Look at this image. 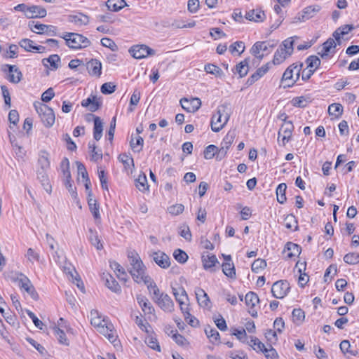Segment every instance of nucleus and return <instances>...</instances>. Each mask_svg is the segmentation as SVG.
<instances>
[{
    "label": "nucleus",
    "mask_w": 359,
    "mask_h": 359,
    "mask_svg": "<svg viewBox=\"0 0 359 359\" xmlns=\"http://www.w3.org/2000/svg\"><path fill=\"white\" fill-rule=\"evenodd\" d=\"M90 324L97 329V330L106 337L108 340L115 346L118 342L117 334L114 329V325L102 317V314L97 310L93 309L90 312Z\"/></svg>",
    "instance_id": "f257e3e1"
},
{
    "label": "nucleus",
    "mask_w": 359,
    "mask_h": 359,
    "mask_svg": "<svg viewBox=\"0 0 359 359\" xmlns=\"http://www.w3.org/2000/svg\"><path fill=\"white\" fill-rule=\"evenodd\" d=\"M130 268L128 271L133 280L137 283H144L148 287L154 283L151 277L147 273V269L139 255L135 252H130L128 255Z\"/></svg>",
    "instance_id": "f03ea898"
},
{
    "label": "nucleus",
    "mask_w": 359,
    "mask_h": 359,
    "mask_svg": "<svg viewBox=\"0 0 359 359\" xmlns=\"http://www.w3.org/2000/svg\"><path fill=\"white\" fill-rule=\"evenodd\" d=\"M231 114V109L229 104L219 105L211 118L212 130L215 133L219 132L228 123Z\"/></svg>",
    "instance_id": "7ed1b4c3"
},
{
    "label": "nucleus",
    "mask_w": 359,
    "mask_h": 359,
    "mask_svg": "<svg viewBox=\"0 0 359 359\" xmlns=\"http://www.w3.org/2000/svg\"><path fill=\"white\" fill-rule=\"evenodd\" d=\"M148 290L153 294L155 303L166 313H172L175 310V304L171 297L166 293L161 292L155 283L149 284Z\"/></svg>",
    "instance_id": "20e7f679"
},
{
    "label": "nucleus",
    "mask_w": 359,
    "mask_h": 359,
    "mask_svg": "<svg viewBox=\"0 0 359 359\" xmlns=\"http://www.w3.org/2000/svg\"><path fill=\"white\" fill-rule=\"evenodd\" d=\"M297 36H292L284 40L274 53L273 63L276 65H280L293 53L294 40Z\"/></svg>",
    "instance_id": "39448f33"
},
{
    "label": "nucleus",
    "mask_w": 359,
    "mask_h": 359,
    "mask_svg": "<svg viewBox=\"0 0 359 359\" xmlns=\"http://www.w3.org/2000/svg\"><path fill=\"white\" fill-rule=\"evenodd\" d=\"M302 67V63H294L286 69L282 76V82L285 83V86L292 87L294 85L299 79Z\"/></svg>",
    "instance_id": "423d86ee"
},
{
    "label": "nucleus",
    "mask_w": 359,
    "mask_h": 359,
    "mask_svg": "<svg viewBox=\"0 0 359 359\" xmlns=\"http://www.w3.org/2000/svg\"><path fill=\"white\" fill-rule=\"evenodd\" d=\"M66 44L72 49L85 48L90 45V40L82 34L77 33H66L62 36Z\"/></svg>",
    "instance_id": "0eeeda50"
},
{
    "label": "nucleus",
    "mask_w": 359,
    "mask_h": 359,
    "mask_svg": "<svg viewBox=\"0 0 359 359\" xmlns=\"http://www.w3.org/2000/svg\"><path fill=\"white\" fill-rule=\"evenodd\" d=\"M34 108L45 126L50 127L54 124L55 116L51 108L41 102L34 103Z\"/></svg>",
    "instance_id": "6e6552de"
},
{
    "label": "nucleus",
    "mask_w": 359,
    "mask_h": 359,
    "mask_svg": "<svg viewBox=\"0 0 359 359\" xmlns=\"http://www.w3.org/2000/svg\"><path fill=\"white\" fill-rule=\"evenodd\" d=\"M294 126L292 121L283 123L278 133V142L280 145L285 144L291 140Z\"/></svg>",
    "instance_id": "1a4fd4ad"
},
{
    "label": "nucleus",
    "mask_w": 359,
    "mask_h": 359,
    "mask_svg": "<svg viewBox=\"0 0 359 359\" xmlns=\"http://www.w3.org/2000/svg\"><path fill=\"white\" fill-rule=\"evenodd\" d=\"M290 290V283L285 280H280L272 285L271 293L275 298L283 299L288 294Z\"/></svg>",
    "instance_id": "9d476101"
},
{
    "label": "nucleus",
    "mask_w": 359,
    "mask_h": 359,
    "mask_svg": "<svg viewBox=\"0 0 359 359\" xmlns=\"http://www.w3.org/2000/svg\"><path fill=\"white\" fill-rule=\"evenodd\" d=\"M130 53L136 59H142L155 54V50L146 45H136L131 47Z\"/></svg>",
    "instance_id": "9b49d317"
},
{
    "label": "nucleus",
    "mask_w": 359,
    "mask_h": 359,
    "mask_svg": "<svg viewBox=\"0 0 359 359\" xmlns=\"http://www.w3.org/2000/svg\"><path fill=\"white\" fill-rule=\"evenodd\" d=\"M180 104L187 111L195 112L201 107V101L197 97H193L191 99L184 97L180 100Z\"/></svg>",
    "instance_id": "f8f14e48"
},
{
    "label": "nucleus",
    "mask_w": 359,
    "mask_h": 359,
    "mask_svg": "<svg viewBox=\"0 0 359 359\" xmlns=\"http://www.w3.org/2000/svg\"><path fill=\"white\" fill-rule=\"evenodd\" d=\"M245 302L246 306L249 309V313L252 317L257 316V311L255 309L256 305L259 303V299L256 293L253 292H249L245 297Z\"/></svg>",
    "instance_id": "ddd939ff"
},
{
    "label": "nucleus",
    "mask_w": 359,
    "mask_h": 359,
    "mask_svg": "<svg viewBox=\"0 0 359 359\" xmlns=\"http://www.w3.org/2000/svg\"><path fill=\"white\" fill-rule=\"evenodd\" d=\"M321 9V7L319 5H312L306 7L302 12V13H299L297 18L300 21H306L308 20L315 15L318 13Z\"/></svg>",
    "instance_id": "4468645a"
},
{
    "label": "nucleus",
    "mask_w": 359,
    "mask_h": 359,
    "mask_svg": "<svg viewBox=\"0 0 359 359\" xmlns=\"http://www.w3.org/2000/svg\"><path fill=\"white\" fill-rule=\"evenodd\" d=\"M100 99L95 95H90L87 99L82 100L81 104L83 107H88V109L94 112L97 111L101 106Z\"/></svg>",
    "instance_id": "2eb2a0df"
},
{
    "label": "nucleus",
    "mask_w": 359,
    "mask_h": 359,
    "mask_svg": "<svg viewBox=\"0 0 359 359\" xmlns=\"http://www.w3.org/2000/svg\"><path fill=\"white\" fill-rule=\"evenodd\" d=\"M235 134L233 133L229 132L225 135L219 150V154H221V158H224L226 155L227 151L233 142Z\"/></svg>",
    "instance_id": "dca6fc26"
},
{
    "label": "nucleus",
    "mask_w": 359,
    "mask_h": 359,
    "mask_svg": "<svg viewBox=\"0 0 359 359\" xmlns=\"http://www.w3.org/2000/svg\"><path fill=\"white\" fill-rule=\"evenodd\" d=\"M195 294L197 299V302L200 306L203 308L210 307L211 302L210 298L204 290L200 287H197L195 290Z\"/></svg>",
    "instance_id": "f3484780"
},
{
    "label": "nucleus",
    "mask_w": 359,
    "mask_h": 359,
    "mask_svg": "<svg viewBox=\"0 0 359 359\" xmlns=\"http://www.w3.org/2000/svg\"><path fill=\"white\" fill-rule=\"evenodd\" d=\"M5 67L8 70V79L9 81L13 83H18L22 77L20 70L15 65H6Z\"/></svg>",
    "instance_id": "a211bd4d"
},
{
    "label": "nucleus",
    "mask_w": 359,
    "mask_h": 359,
    "mask_svg": "<svg viewBox=\"0 0 359 359\" xmlns=\"http://www.w3.org/2000/svg\"><path fill=\"white\" fill-rule=\"evenodd\" d=\"M154 261L161 268L166 269L170 264L169 257L163 252L158 251L153 253Z\"/></svg>",
    "instance_id": "6ab92c4d"
},
{
    "label": "nucleus",
    "mask_w": 359,
    "mask_h": 359,
    "mask_svg": "<svg viewBox=\"0 0 359 359\" xmlns=\"http://www.w3.org/2000/svg\"><path fill=\"white\" fill-rule=\"evenodd\" d=\"M68 20L76 26H83L88 24L89 17L82 13H77L69 15Z\"/></svg>",
    "instance_id": "aec40b11"
},
{
    "label": "nucleus",
    "mask_w": 359,
    "mask_h": 359,
    "mask_svg": "<svg viewBox=\"0 0 359 359\" xmlns=\"http://www.w3.org/2000/svg\"><path fill=\"white\" fill-rule=\"evenodd\" d=\"M38 165L39 170H48L50 166V154L45 150H41L39 153Z\"/></svg>",
    "instance_id": "412c9836"
},
{
    "label": "nucleus",
    "mask_w": 359,
    "mask_h": 359,
    "mask_svg": "<svg viewBox=\"0 0 359 359\" xmlns=\"http://www.w3.org/2000/svg\"><path fill=\"white\" fill-rule=\"evenodd\" d=\"M46 15V10L39 6H29L27 13V18H43Z\"/></svg>",
    "instance_id": "4be33fe9"
},
{
    "label": "nucleus",
    "mask_w": 359,
    "mask_h": 359,
    "mask_svg": "<svg viewBox=\"0 0 359 359\" xmlns=\"http://www.w3.org/2000/svg\"><path fill=\"white\" fill-rule=\"evenodd\" d=\"M284 252L287 259H291L300 254L301 247L297 244L288 242L285 247Z\"/></svg>",
    "instance_id": "5701e85b"
},
{
    "label": "nucleus",
    "mask_w": 359,
    "mask_h": 359,
    "mask_svg": "<svg viewBox=\"0 0 359 359\" xmlns=\"http://www.w3.org/2000/svg\"><path fill=\"white\" fill-rule=\"evenodd\" d=\"M47 170H37V178L41 183L44 189L48 194H50L52 191V186L50 184L48 176L47 175Z\"/></svg>",
    "instance_id": "b1692460"
},
{
    "label": "nucleus",
    "mask_w": 359,
    "mask_h": 359,
    "mask_svg": "<svg viewBox=\"0 0 359 359\" xmlns=\"http://www.w3.org/2000/svg\"><path fill=\"white\" fill-rule=\"evenodd\" d=\"M245 18L250 21L262 22L266 18L264 12L260 9H252L247 12Z\"/></svg>",
    "instance_id": "393cba45"
},
{
    "label": "nucleus",
    "mask_w": 359,
    "mask_h": 359,
    "mask_svg": "<svg viewBox=\"0 0 359 359\" xmlns=\"http://www.w3.org/2000/svg\"><path fill=\"white\" fill-rule=\"evenodd\" d=\"M87 69L90 75L99 77L102 73V63L98 60L93 59L88 62Z\"/></svg>",
    "instance_id": "a878e982"
},
{
    "label": "nucleus",
    "mask_w": 359,
    "mask_h": 359,
    "mask_svg": "<svg viewBox=\"0 0 359 359\" xmlns=\"http://www.w3.org/2000/svg\"><path fill=\"white\" fill-rule=\"evenodd\" d=\"M111 269L115 272L117 278L122 281L126 282L128 279V276L118 262H110Z\"/></svg>",
    "instance_id": "bb28decb"
},
{
    "label": "nucleus",
    "mask_w": 359,
    "mask_h": 359,
    "mask_svg": "<svg viewBox=\"0 0 359 359\" xmlns=\"http://www.w3.org/2000/svg\"><path fill=\"white\" fill-rule=\"evenodd\" d=\"M118 159L123 163L126 170L130 172H133L135 165L133 158L130 154H127L126 153L121 154L118 156Z\"/></svg>",
    "instance_id": "cd10ccee"
},
{
    "label": "nucleus",
    "mask_w": 359,
    "mask_h": 359,
    "mask_svg": "<svg viewBox=\"0 0 359 359\" xmlns=\"http://www.w3.org/2000/svg\"><path fill=\"white\" fill-rule=\"evenodd\" d=\"M336 48V43L333 39H328L325 43H323L321 50L318 52L321 57L324 58L327 57L331 50Z\"/></svg>",
    "instance_id": "c85d7f7f"
},
{
    "label": "nucleus",
    "mask_w": 359,
    "mask_h": 359,
    "mask_svg": "<svg viewBox=\"0 0 359 359\" xmlns=\"http://www.w3.org/2000/svg\"><path fill=\"white\" fill-rule=\"evenodd\" d=\"M19 45L20 47L24 48L27 51L29 52H34V51H39L40 52L41 50H43L44 47L41 46H34L33 41L29 39H23L19 42Z\"/></svg>",
    "instance_id": "c756f323"
},
{
    "label": "nucleus",
    "mask_w": 359,
    "mask_h": 359,
    "mask_svg": "<svg viewBox=\"0 0 359 359\" xmlns=\"http://www.w3.org/2000/svg\"><path fill=\"white\" fill-rule=\"evenodd\" d=\"M94 120L93 137L98 141L102 136L103 123L98 116L93 115Z\"/></svg>",
    "instance_id": "7c9ffc66"
},
{
    "label": "nucleus",
    "mask_w": 359,
    "mask_h": 359,
    "mask_svg": "<svg viewBox=\"0 0 359 359\" xmlns=\"http://www.w3.org/2000/svg\"><path fill=\"white\" fill-rule=\"evenodd\" d=\"M103 278H105V285L109 290L116 293L121 292L120 285H118V282L111 275H105L104 273H103Z\"/></svg>",
    "instance_id": "2f4dec72"
},
{
    "label": "nucleus",
    "mask_w": 359,
    "mask_h": 359,
    "mask_svg": "<svg viewBox=\"0 0 359 359\" xmlns=\"http://www.w3.org/2000/svg\"><path fill=\"white\" fill-rule=\"evenodd\" d=\"M172 294L179 304H184V299H188V295L185 290L182 287H180L178 288L172 287Z\"/></svg>",
    "instance_id": "473e14b6"
},
{
    "label": "nucleus",
    "mask_w": 359,
    "mask_h": 359,
    "mask_svg": "<svg viewBox=\"0 0 359 359\" xmlns=\"http://www.w3.org/2000/svg\"><path fill=\"white\" fill-rule=\"evenodd\" d=\"M106 6L109 11L116 12L124 8L126 3L124 0H108Z\"/></svg>",
    "instance_id": "72a5a7b5"
},
{
    "label": "nucleus",
    "mask_w": 359,
    "mask_h": 359,
    "mask_svg": "<svg viewBox=\"0 0 359 359\" xmlns=\"http://www.w3.org/2000/svg\"><path fill=\"white\" fill-rule=\"evenodd\" d=\"M268 49V44L265 41H258L256 42L252 48V53L257 57L261 58L262 57V55H260L261 52H264Z\"/></svg>",
    "instance_id": "f704fd0d"
},
{
    "label": "nucleus",
    "mask_w": 359,
    "mask_h": 359,
    "mask_svg": "<svg viewBox=\"0 0 359 359\" xmlns=\"http://www.w3.org/2000/svg\"><path fill=\"white\" fill-rule=\"evenodd\" d=\"M202 262L204 269L207 270L212 268L216 264L217 259L214 255H203Z\"/></svg>",
    "instance_id": "c9c22d12"
},
{
    "label": "nucleus",
    "mask_w": 359,
    "mask_h": 359,
    "mask_svg": "<svg viewBox=\"0 0 359 359\" xmlns=\"http://www.w3.org/2000/svg\"><path fill=\"white\" fill-rule=\"evenodd\" d=\"M46 240L47 244L48 245V246L50 248V250H51L53 257H54L55 261H57L56 257L57 259L60 257V256L58 255V252L57 250V247L58 245L57 243L55 241L54 238L52 236H50L49 233L46 234Z\"/></svg>",
    "instance_id": "e433bc0d"
},
{
    "label": "nucleus",
    "mask_w": 359,
    "mask_h": 359,
    "mask_svg": "<svg viewBox=\"0 0 359 359\" xmlns=\"http://www.w3.org/2000/svg\"><path fill=\"white\" fill-rule=\"evenodd\" d=\"M88 203L90 208V212H92L94 218L95 219H100V205L97 203V201L94 198H93V196L88 197Z\"/></svg>",
    "instance_id": "4c0bfd02"
},
{
    "label": "nucleus",
    "mask_w": 359,
    "mask_h": 359,
    "mask_svg": "<svg viewBox=\"0 0 359 359\" xmlns=\"http://www.w3.org/2000/svg\"><path fill=\"white\" fill-rule=\"evenodd\" d=\"M143 144L144 140L141 136L133 137V135H131L130 146L134 151L140 152L142 149Z\"/></svg>",
    "instance_id": "58836bf2"
},
{
    "label": "nucleus",
    "mask_w": 359,
    "mask_h": 359,
    "mask_svg": "<svg viewBox=\"0 0 359 359\" xmlns=\"http://www.w3.org/2000/svg\"><path fill=\"white\" fill-rule=\"evenodd\" d=\"M135 186L142 192L149 190V185L145 174L139 175L135 180Z\"/></svg>",
    "instance_id": "ea45409f"
},
{
    "label": "nucleus",
    "mask_w": 359,
    "mask_h": 359,
    "mask_svg": "<svg viewBox=\"0 0 359 359\" xmlns=\"http://www.w3.org/2000/svg\"><path fill=\"white\" fill-rule=\"evenodd\" d=\"M219 148L215 145H208L204 151V158L205 159H212L216 154H217V158L221 159V154H219Z\"/></svg>",
    "instance_id": "a19ab883"
},
{
    "label": "nucleus",
    "mask_w": 359,
    "mask_h": 359,
    "mask_svg": "<svg viewBox=\"0 0 359 359\" xmlns=\"http://www.w3.org/2000/svg\"><path fill=\"white\" fill-rule=\"evenodd\" d=\"M223 273L229 278L235 279L236 278V269L233 262H224L222 266Z\"/></svg>",
    "instance_id": "79ce46f5"
},
{
    "label": "nucleus",
    "mask_w": 359,
    "mask_h": 359,
    "mask_svg": "<svg viewBox=\"0 0 359 359\" xmlns=\"http://www.w3.org/2000/svg\"><path fill=\"white\" fill-rule=\"evenodd\" d=\"M328 113L330 116L338 118L342 115L343 107L341 104L333 103L329 106Z\"/></svg>",
    "instance_id": "37998d69"
},
{
    "label": "nucleus",
    "mask_w": 359,
    "mask_h": 359,
    "mask_svg": "<svg viewBox=\"0 0 359 359\" xmlns=\"http://www.w3.org/2000/svg\"><path fill=\"white\" fill-rule=\"evenodd\" d=\"M287 185L285 183L280 184L276 189L277 201L283 204L286 201L285 191Z\"/></svg>",
    "instance_id": "c03bdc74"
},
{
    "label": "nucleus",
    "mask_w": 359,
    "mask_h": 359,
    "mask_svg": "<svg viewBox=\"0 0 359 359\" xmlns=\"http://www.w3.org/2000/svg\"><path fill=\"white\" fill-rule=\"evenodd\" d=\"M236 71L240 76V77H243L247 75L249 71L248 67V60L245 59L243 61H241L236 66Z\"/></svg>",
    "instance_id": "a18cd8bd"
},
{
    "label": "nucleus",
    "mask_w": 359,
    "mask_h": 359,
    "mask_svg": "<svg viewBox=\"0 0 359 359\" xmlns=\"http://www.w3.org/2000/svg\"><path fill=\"white\" fill-rule=\"evenodd\" d=\"M88 239L91 244L93 245L97 248V250L102 249V244L101 243L98 235L95 231L92 229L89 230Z\"/></svg>",
    "instance_id": "49530a36"
},
{
    "label": "nucleus",
    "mask_w": 359,
    "mask_h": 359,
    "mask_svg": "<svg viewBox=\"0 0 359 359\" xmlns=\"http://www.w3.org/2000/svg\"><path fill=\"white\" fill-rule=\"evenodd\" d=\"M88 147L90 149L91 161H97L102 158V153L101 150H97L94 143L91 144L90 142H89Z\"/></svg>",
    "instance_id": "de8ad7c7"
},
{
    "label": "nucleus",
    "mask_w": 359,
    "mask_h": 359,
    "mask_svg": "<svg viewBox=\"0 0 359 359\" xmlns=\"http://www.w3.org/2000/svg\"><path fill=\"white\" fill-rule=\"evenodd\" d=\"M60 169L62 172V177L71 178V173L69 170V161L67 158H64L60 163Z\"/></svg>",
    "instance_id": "09e8293b"
},
{
    "label": "nucleus",
    "mask_w": 359,
    "mask_h": 359,
    "mask_svg": "<svg viewBox=\"0 0 359 359\" xmlns=\"http://www.w3.org/2000/svg\"><path fill=\"white\" fill-rule=\"evenodd\" d=\"M293 322L296 324L302 323L305 318L304 311L301 309H294L292 313Z\"/></svg>",
    "instance_id": "8fccbe9b"
},
{
    "label": "nucleus",
    "mask_w": 359,
    "mask_h": 359,
    "mask_svg": "<svg viewBox=\"0 0 359 359\" xmlns=\"http://www.w3.org/2000/svg\"><path fill=\"white\" fill-rule=\"evenodd\" d=\"M16 280L18 282V286L25 290L32 285L29 279L22 273L18 275Z\"/></svg>",
    "instance_id": "3c124183"
},
{
    "label": "nucleus",
    "mask_w": 359,
    "mask_h": 359,
    "mask_svg": "<svg viewBox=\"0 0 359 359\" xmlns=\"http://www.w3.org/2000/svg\"><path fill=\"white\" fill-rule=\"evenodd\" d=\"M53 330L55 335L57 337V340L60 344L66 346L69 345L68 339L66 337L65 332L62 330H61L60 327H55L53 328Z\"/></svg>",
    "instance_id": "603ef678"
},
{
    "label": "nucleus",
    "mask_w": 359,
    "mask_h": 359,
    "mask_svg": "<svg viewBox=\"0 0 359 359\" xmlns=\"http://www.w3.org/2000/svg\"><path fill=\"white\" fill-rule=\"evenodd\" d=\"M344 261L348 264H357L359 263V253H347L344 257Z\"/></svg>",
    "instance_id": "864d4df0"
},
{
    "label": "nucleus",
    "mask_w": 359,
    "mask_h": 359,
    "mask_svg": "<svg viewBox=\"0 0 359 359\" xmlns=\"http://www.w3.org/2000/svg\"><path fill=\"white\" fill-rule=\"evenodd\" d=\"M307 67L316 70L320 65V59L316 55L309 56L306 61Z\"/></svg>",
    "instance_id": "5fc2aeb1"
},
{
    "label": "nucleus",
    "mask_w": 359,
    "mask_h": 359,
    "mask_svg": "<svg viewBox=\"0 0 359 359\" xmlns=\"http://www.w3.org/2000/svg\"><path fill=\"white\" fill-rule=\"evenodd\" d=\"M205 71L217 76H221L223 74L222 70L217 66L213 64H208L205 66Z\"/></svg>",
    "instance_id": "6e6d98bb"
},
{
    "label": "nucleus",
    "mask_w": 359,
    "mask_h": 359,
    "mask_svg": "<svg viewBox=\"0 0 359 359\" xmlns=\"http://www.w3.org/2000/svg\"><path fill=\"white\" fill-rule=\"evenodd\" d=\"M245 50V44L243 41H236L229 46V50L231 53H238L241 55Z\"/></svg>",
    "instance_id": "4d7b16f0"
},
{
    "label": "nucleus",
    "mask_w": 359,
    "mask_h": 359,
    "mask_svg": "<svg viewBox=\"0 0 359 359\" xmlns=\"http://www.w3.org/2000/svg\"><path fill=\"white\" fill-rule=\"evenodd\" d=\"M173 256H174V258L178 262L182 263V264L185 263L188 259L187 254L184 251H183L180 249L175 250L173 252Z\"/></svg>",
    "instance_id": "13d9d810"
},
{
    "label": "nucleus",
    "mask_w": 359,
    "mask_h": 359,
    "mask_svg": "<svg viewBox=\"0 0 359 359\" xmlns=\"http://www.w3.org/2000/svg\"><path fill=\"white\" fill-rule=\"evenodd\" d=\"M249 344L253 348L254 350L261 351L262 353L266 348L265 345L256 337H252Z\"/></svg>",
    "instance_id": "bf43d9fd"
},
{
    "label": "nucleus",
    "mask_w": 359,
    "mask_h": 359,
    "mask_svg": "<svg viewBox=\"0 0 359 359\" xmlns=\"http://www.w3.org/2000/svg\"><path fill=\"white\" fill-rule=\"evenodd\" d=\"M140 97H141V93H140V90H138L137 89H135L130 97V106L128 108L129 111H133L134 110V109L131 106L137 105L140 102Z\"/></svg>",
    "instance_id": "052dcab7"
},
{
    "label": "nucleus",
    "mask_w": 359,
    "mask_h": 359,
    "mask_svg": "<svg viewBox=\"0 0 359 359\" xmlns=\"http://www.w3.org/2000/svg\"><path fill=\"white\" fill-rule=\"evenodd\" d=\"M266 266V262L264 259H257L254 261L251 266L252 271L258 273L259 270L264 269Z\"/></svg>",
    "instance_id": "680f3d73"
},
{
    "label": "nucleus",
    "mask_w": 359,
    "mask_h": 359,
    "mask_svg": "<svg viewBox=\"0 0 359 359\" xmlns=\"http://www.w3.org/2000/svg\"><path fill=\"white\" fill-rule=\"evenodd\" d=\"M285 226L287 229L297 230V224L293 215H287L285 219Z\"/></svg>",
    "instance_id": "e2e57ef3"
},
{
    "label": "nucleus",
    "mask_w": 359,
    "mask_h": 359,
    "mask_svg": "<svg viewBox=\"0 0 359 359\" xmlns=\"http://www.w3.org/2000/svg\"><path fill=\"white\" fill-rule=\"evenodd\" d=\"M308 102V98L304 96L295 97L292 100V105L297 107H305Z\"/></svg>",
    "instance_id": "0e129e2a"
},
{
    "label": "nucleus",
    "mask_w": 359,
    "mask_h": 359,
    "mask_svg": "<svg viewBox=\"0 0 359 359\" xmlns=\"http://www.w3.org/2000/svg\"><path fill=\"white\" fill-rule=\"evenodd\" d=\"M339 347H340L341 351L344 353H348L353 355H355L357 354V351H353L351 349V344H350L349 341H348V340L342 341L340 343Z\"/></svg>",
    "instance_id": "69168bd1"
},
{
    "label": "nucleus",
    "mask_w": 359,
    "mask_h": 359,
    "mask_svg": "<svg viewBox=\"0 0 359 359\" xmlns=\"http://www.w3.org/2000/svg\"><path fill=\"white\" fill-rule=\"evenodd\" d=\"M26 340L29 342V344L34 347L41 355H45L46 354V348L34 339L28 337L26 339Z\"/></svg>",
    "instance_id": "338daca9"
},
{
    "label": "nucleus",
    "mask_w": 359,
    "mask_h": 359,
    "mask_svg": "<svg viewBox=\"0 0 359 359\" xmlns=\"http://www.w3.org/2000/svg\"><path fill=\"white\" fill-rule=\"evenodd\" d=\"M43 61V62L47 61L51 67L57 69L59 67L60 59L57 55H51L48 58L44 59Z\"/></svg>",
    "instance_id": "774afa93"
}]
</instances>
